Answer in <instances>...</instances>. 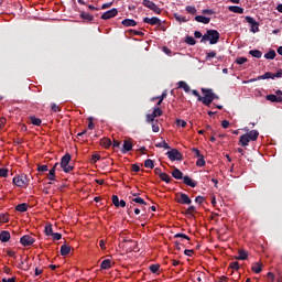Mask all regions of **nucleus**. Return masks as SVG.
<instances>
[{"instance_id":"9b49d317","label":"nucleus","mask_w":282,"mask_h":282,"mask_svg":"<svg viewBox=\"0 0 282 282\" xmlns=\"http://www.w3.org/2000/svg\"><path fill=\"white\" fill-rule=\"evenodd\" d=\"M34 238L30 235H25L23 236L21 239H20V242L23 245V246H32L34 243Z\"/></svg>"},{"instance_id":"2eb2a0df","label":"nucleus","mask_w":282,"mask_h":282,"mask_svg":"<svg viewBox=\"0 0 282 282\" xmlns=\"http://www.w3.org/2000/svg\"><path fill=\"white\" fill-rule=\"evenodd\" d=\"M56 166H58V163H55L52 170H50L48 172L47 178L50 180V182H54V180H56Z\"/></svg>"},{"instance_id":"423d86ee","label":"nucleus","mask_w":282,"mask_h":282,"mask_svg":"<svg viewBox=\"0 0 282 282\" xmlns=\"http://www.w3.org/2000/svg\"><path fill=\"white\" fill-rule=\"evenodd\" d=\"M143 6L152 10V12H154L155 14H160V12H162V10L151 0H143Z\"/></svg>"},{"instance_id":"f704fd0d","label":"nucleus","mask_w":282,"mask_h":282,"mask_svg":"<svg viewBox=\"0 0 282 282\" xmlns=\"http://www.w3.org/2000/svg\"><path fill=\"white\" fill-rule=\"evenodd\" d=\"M15 210H18L19 213H25L28 210V204L23 203L20 204L15 207Z\"/></svg>"},{"instance_id":"3c124183","label":"nucleus","mask_w":282,"mask_h":282,"mask_svg":"<svg viewBox=\"0 0 282 282\" xmlns=\"http://www.w3.org/2000/svg\"><path fill=\"white\" fill-rule=\"evenodd\" d=\"M176 124H177V127H182L184 129V127H186V121H184L182 119H177Z\"/></svg>"},{"instance_id":"0e129e2a","label":"nucleus","mask_w":282,"mask_h":282,"mask_svg":"<svg viewBox=\"0 0 282 282\" xmlns=\"http://www.w3.org/2000/svg\"><path fill=\"white\" fill-rule=\"evenodd\" d=\"M268 279H269V282H274V273L269 272L268 273Z\"/></svg>"},{"instance_id":"473e14b6","label":"nucleus","mask_w":282,"mask_h":282,"mask_svg":"<svg viewBox=\"0 0 282 282\" xmlns=\"http://www.w3.org/2000/svg\"><path fill=\"white\" fill-rule=\"evenodd\" d=\"M249 54L253 56V58H261V56H263V53H261L259 50H252L249 52Z\"/></svg>"},{"instance_id":"6e6d98bb","label":"nucleus","mask_w":282,"mask_h":282,"mask_svg":"<svg viewBox=\"0 0 282 282\" xmlns=\"http://www.w3.org/2000/svg\"><path fill=\"white\" fill-rule=\"evenodd\" d=\"M174 237H175V238H181V239H187V241L191 239V238H188V236H186L185 234H176Z\"/></svg>"},{"instance_id":"4d7b16f0","label":"nucleus","mask_w":282,"mask_h":282,"mask_svg":"<svg viewBox=\"0 0 282 282\" xmlns=\"http://www.w3.org/2000/svg\"><path fill=\"white\" fill-rule=\"evenodd\" d=\"M98 160H100V154H93L91 156L93 163L96 164Z\"/></svg>"},{"instance_id":"f257e3e1","label":"nucleus","mask_w":282,"mask_h":282,"mask_svg":"<svg viewBox=\"0 0 282 282\" xmlns=\"http://www.w3.org/2000/svg\"><path fill=\"white\" fill-rule=\"evenodd\" d=\"M209 41L210 45H216L219 43V32L217 30H208L205 35H203L200 43H206Z\"/></svg>"},{"instance_id":"0eeeda50","label":"nucleus","mask_w":282,"mask_h":282,"mask_svg":"<svg viewBox=\"0 0 282 282\" xmlns=\"http://www.w3.org/2000/svg\"><path fill=\"white\" fill-rule=\"evenodd\" d=\"M13 184L20 187L28 186V176H23V175L15 176L13 178Z\"/></svg>"},{"instance_id":"a878e982","label":"nucleus","mask_w":282,"mask_h":282,"mask_svg":"<svg viewBox=\"0 0 282 282\" xmlns=\"http://www.w3.org/2000/svg\"><path fill=\"white\" fill-rule=\"evenodd\" d=\"M172 176L175 180H183L184 173H182V171H180L178 169H174V171L172 172Z\"/></svg>"},{"instance_id":"c85d7f7f","label":"nucleus","mask_w":282,"mask_h":282,"mask_svg":"<svg viewBox=\"0 0 282 282\" xmlns=\"http://www.w3.org/2000/svg\"><path fill=\"white\" fill-rule=\"evenodd\" d=\"M268 78L274 79V73L267 72L263 75L258 77V80H265Z\"/></svg>"},{"instance_id":"a18cd8bd","label":"nucleus","mask_w":282,"mask_h":282,"mask_svg":"<svg viewBox=\"0 0 282 282\" xmlns=\"http://www.w3.org/2000/svg\"><path fill=\"white\" fill-rule=\"evenodd\" d=\"M160 270V265L159 264H152L150 267V271L155 274L158 271Z\"/></svg>"},{"instance_id":"8fccbe9b","label":"nucleus","mask_w":282,"mask_h":282,"mask_svg":"<svg viewBox=\"0 0 282 282\" xmlns=\"http://www.w3.org/2000/svg\"><path fill=\"white\" fill-rule=\"evenodd\" d=\"M186 11L189 14H195L197 12V9L195 7H186Z\"/></svg>"},{"instance_id":"39448f33","label":"nucleus","mask_w":282,"mask_h":282,"mask_svg":"<svg viewBox=\"0 0 282 282\" xmlns=\"http://www.w3.org/2000/svg\"><path fill=\"white\" fill-rule=\"evenodd\" d=\"M167 158L171 160V162L175 161H182V153L177 151V149H173L167 152Z\"/></svg>"},{"instance_id":"864d4df0","label":"nucleus","mask_w":282,"mask_h":282,"mask_svg":"<svg viewBox=\"0 0 282 282\" xmlns=\"http://www.w3.org/2000/svg\"><path fill=\"white\" fill-rule=\"evenodd\" d=\"M215 56H217V52L212 51V52L207 53L206 61H208V58H215Z\"/></svg>"},{"instance_id":"a19ab883","label":"nucleus","mask_w":282,"mask_h":282,"mask_svg":"<svg viewBox=\"0 0 282 282\" xmlns=\"http://www.w3.org/2000/svg\"><path fill=\"white\" fill-rule=\"evenodd\" d=\"M9 220L8 215L0 214V224H8Z\"/></svg>"},{"instance_id":"680f3d73","label":"nucleus","mask_w":282,"mask_h":282,"mask_svg":"<svg viewBox=\"0 0 282 282\" xmlns=\"http://www.w3.org/2000/svg\"><path fill=\"white\" fill-rule=\"evenodd\" d=\"M111 144V140H104L102 142V145L106 148V149H109V145Z\"/></svg>"},{"instance_id":"412c9836","label":"nucleus","mask_w":282,"mask_h":282,"mask_svg":"<svg viewBox=\"0 0 282 282\" xmlns=\"http://www.w3.org/2000/svg\"><path fill=\"white\" fill-rule=\"evenodd\" d=\"M267 100H270V102H282V96L267 95Z\"/></svg>"},{"instance_id":"7ed1b4c3","label":"nucleus","mask_w":282,"mask_h":282,"mask_svg":"<svg viewBox=\"0 0 282 282\" xmlns=\"http://www.w3.org/2000/svg\"><path fill=\"white\" fill-rule=\"evenodd\" d=\"M69 162H72V155L66 154L62 158L61 167L64 173H70V171H74V166L69 165Z\"/></svg>"},{"instance_id":"ddd939ff","label":"nucleus","mask_w":282,"mask_h":282,"mask_svg":"<svg viewBox=\"0 0 282 282\" xmlns=\"http://www.w3.org/2000/svg\"><path fill=\"white\" fill-rule=\"evenodd\" d=\"M131 149H133V142L131 141V139L124 140L123 148L121 150L122 153H129V151H131Z\"/></svg>"},{"instance_id":"6ab92c4d","label":"nucleus","mask_w":282,"mask_h":282,"mask_svg":"<svg viewBox=\"0 0 282 282\" xmlns=\"http://www.w3.org/2000/svg\"><path fill=\"white\" fill-rule=\"evenodd\" d=\"M236 259L237 261H246L248 259V252L246 250H239Z\"/></svg>"},{"instance_id":"cd10ccee","label":"nucleus","mask_w":282,"mask_h":282,"mask_svg":"<svg viewBox=\"0 0 282 282\" xmlns=\"http://www.w3.org/2000/svg\"><path fill=\"white\" fill-rule=\"evenodd\" d=\"M101 270H109V268H111V260L110 259H106L101 262L100 264Z\"/></svg>"},{"instance_id":"393cba45","label":"nucleus","mask_w":282,"mask_h":282,"mask_svg":"<svg viewBox=\"0 0 282 282\" xmlns=\"http://www.w3.org/2000/svg\"><path fill=\"white\" fill-rule=\"evenodd\" d=\"M166 96H167L166 90H164L161 96L153 97L152 100H159L156 104V107H160V105H162V102L164 101V98H166Z\"/></svg>"},{"instance_id":"37998d69","label":"nucleus","mask_w":282,"mask_h":282,"mask_svg":"<svg viewBox=\"0 0 282 282\" xmlns=\"http://www.w3.org/2000/svg\"><path fill=\"white\" fill-rule=\"evenodd\" d=\"M236 63H237L238 65H243L245 63H248V58H246V57H238V58L236 59Z\"/></svg>"},{"instance_id":"13d9d810","label":"nucleus","mask_w":282,"mask_h":282,"mask_svg":"<svg viewBox=\"0 0 282 282\" xmlns=\"http://www.w3.org/2000/svg\"><path fill=\"white\" fill-rule=\"evenodd\" d=\"M221 127H223V129H228V127H230V121H228V120H223Z\"/></svg>"},{"instance_id":"49530a36","label":"nucleus","mask_w":282,"mask_h":282,"mask_svg":"<svg viewBox=\"0 0 282 282\" xmlns=\"http://www.w3.org/2000/svg\"><path fill=\"white\" fill-rule=\"evenodd\" d=\"M185 43H187V45H195V39H193V36H187L185 40Z\"/></svg>"},{"instance_id":"4be33fe9","label":"nucleus","mask_w":282,"mask_h":282,"mask_svg":"<svg viewBox=\"0 0 282 282\" xmlns=\"http://www.w3.org/2000/svg\"><path fill=\"white\" fill-rule=\"evenodd\" d=\"M250 141L251 140L249 139L248 134H242L239 140L241 147H248V144H250Z\"/></svg>"},{"instance_id":"ea45409f","label":"nucleus","mask_w":282,"mask_h":282,"mask_svg":"<svg viewBox=\"0 0 282 282\" xmlns=\"http://www.w3.org/2000/svg\"><path fill=\"white\" fill-rule=\"evenodd\" d=\"M144 166H145V169H153V166H155V165L153 164V160L148 159L144 162Z\"/></svg>"},{"instance_id":"5701e85b","label":"nucleus","mask_w":282,"mask_h":282,"mask_svg":"<svg viewBox=\"0 0 282 282\" xmlns=\"http://www.w3.org/2000/svg\"><path fill=\"white\" fill-rule=\"evenodd\" d=\"M195 21H197L198 23H204L205 25H207V23H210V18H206L204 15H196Z\"/></svg>"},{"instance_id":"bb28decb","label":"nucleus","mask_w":282,"mask_h":282,"mask_svg":"<svg viewBox=\"0 0 282 282\" xmlns=\"http://www.w3.org/2000/svg\"><path fill=\"white\" fill-rule=\"evenodd\" d=\"M229 11L235 12L236 14H243V8L237 6L229 7Z\"/></svg>"},{"instance_id":"f8f14e48","label":"nucleus","mask_w":282,"mask_h":282,"mask_svg":"<svg viewBox=\"0 0 282 282\" xmlns=\"http://www.w3.org/2000/svg\"><path fill=\"white\" fill-rule=\"evenodd\" d=\"M144 23H149V25H162V20L158 18H144Z\"/></svg>"},{"instance_id":"b1692460","label":"nucleus","mask_w":282,"mask_h":282,"mask_svg":"<svg viewBox=\"0 0 282 282\" xmlns=\"http://www.w3.org/2000/svg\"><path fill=\"white\" fill-rule=\"evenodd\" d=\"M184 184L191 186L192 188H195V186H197V182L193 181V178L188 176H184Z\"/></svg>"},{"instance_id":"aec40b11","label":"nucleus","mask_w":282,"mask_h":282,"mask_svg":"<svg viewBox=\"0 0 282 282\" xmlns=\"http://www.w3.org/2000/svg\"><path fill=\"white\" fill-rule=\"evenodd\" d=\"M249 138V140H251V142L257 141V139L259 138V131L257 130H251L249 133H246Z\"/></svg>"},{"instance_id":"774afa93","label":"nucleus","mask_w":282,"mask_h":282,"mask_svg":"<svg viewBox=\"0 0 282 282\" xmlns=\"http://www.w3.org/2000/svg\"><path fill=\"white\" fill-rule=\"evenodd\" d=\"M282 77V69H279L276 74H274V78H281Z\"/></svg>"},{"instance_id":"4c0bfd02","label":"nucleus","mask_w":282,"mask_h":282,"mask_svg":"<svg viewBox=\"0 0 282 282\" xmlns=\"http://www.w3.org/2000/svg\"><path fill=\"white\" fill-rule=\"evenodd\" d=\"M160 178H161L163 182H166V184H169V182H171V176H169V174H166V173H161V174H160Z\"/></svg>"},{"instance_id":"7c9ffc66","label":"nucleus","mask_w":282,"mask_h":282,"mask_svg":"<svg viewBox=\"0 0 282 282\" xmlns=\"http://www.w3.org/2000/svg\"><path fill=\"white\" fill-rule=\"evenodd\" d=\"M46 237H52L54 235V230L52 229V224H47L44 229Z\"/></svg>"},{"instance_id":"e2e57ef3","label":"nucleus","mask_w":282,"mask_h":282,"mask_svg":"<svg viewBox=\"0 0 282 282\" xmlns=\"http://www.w3.org/2000/svg\"><path fill=\"white\" fill-rule=\"evenodd\" d=\"M6 127V118H0V131Z\"/></svg>"},{"instance_id":"69168bd1","label":"nucleus","mask_w":282,"mask_h":282,"mask_svg":"<svg viewBox=\"0 0 282 282\" xmlns=\"http://www.w3.org/2000/svg\"><path fill=\"white\" fill-rule=\"evenodd\" d=\"M195 202H196V204H203V203H204V197L197 196V197L195 198Z\"/></svg>"},{"instance_id":"f3484780","label":"nucleus","mask_w":282,"mask_h":282,"mask_svg":"<svg viewBox=\"0 0 282 282\" xmlns=\"http://www.w3.org/2000/svg\"><path fill=\"white\" fill-rule=\"evenodd\" d=\"M121 23L122 25H124V28H135V25H138L135 20H131V19H124Z\"/></svg>"},{"instance_id":"58836bf2","label":"nucleus","mask_w":282,"mask_h":282,"mask_svg":"<svg viewBox=\"0 0 282 282\" xmlns=\"http://www.w3.org/2000/svg\"><path fill=\"white\" fill-rule=\"evenodd\" d=\"M152 123V131L154 133H159L160 132V123H158V121H153Z\"/></svg>"},{"instance_id":"a211bd4d","label":"nucleus","mask_w":282,"mask_h":282,"mask_svg":"<svg viewBox=\"0 0 282 282\" xmlns=\"http://www.w3.org/2000/svg\"><path fill=\"white\" fill-rule=\"evenodd\" d=\"M0 241H2V243H8V241H10V232L1 231L0 232Z\"/></svg>"},{"instance_id":"20e7f679","label":"nucleus","mask_w":282,"mask_h":282,"mask_svg":"<svg viewBox=\"0 0 282 282\" xmlns=\"http://www.w3.org/2000/svg\"><path fill=\"white\" fill-rule=\"evenodd\" d=\"M162 113H164V111H162V108L156 106L152 113L147 115V122H155V118H160Z\"/></svg>"},{"instance_id":"f03ea898","label":"nucleus","mask_w":282,"mask_h":282,"mask_svg":"<svg viewBox=\"0 0 282 282\" xmlns=\"http://www.w3.org/2000/svg\"><path fill=\"white\" fill-rule=\"evenodd\" d=\"M202 93L205 94V96L199 97V102H203L206 107H210L213 100H215V94H213V90L206 88H203Z\"/></svg>"},{"instance_id":"c03bdc74","label":"nucleus","mask_w":282,"mask_h":282,"mask_svg":"<svg viewBox=\"0 0 282 282\" xmlns=\"http://www.w3.org/2000/svg\"><path fill=\"white\" fill-rule=\"evenodd\" d=\"M51 237H53L54 241H61V239L63 238V236L58 232H53Z\"/></svg>"},{"instance_id":"79ce46f5","label":"nucleus","mask_w":282,"mask_h":282,"mask_svg":"<svg viewBox=\"0 0 282 282\" xmlns=\"http://www.w3.org/2000/svg\"><path fill=\"white\" fill-rule=\"evenodd\" d=\"M196 166H206V161L204 160V156H200L197 162Z\"/></svg>"},{"instance_id":"9d476101","label":"nucleus","mask_w":282,"mask_h":282,"mask_svg":"<svg viewBox=\"0 0 282 282\" xmlns=\"http://www.w3.org/2000/svg\"><path fill=\"white\" fill-rule=\"evenodd\" d=\"M246 21L251 24V32H259V23L252 17H246Z\"/></svg>"},{"instance_id":"2f4dec72","label":"nucleus","mask_w":282,"mask_h":282,"mask_svg":"<svg viewBox=\"0 0 282 282\" xmlns=\"http://www.w3.org/2000/svg\"><path fill=\"white\" fill-rule=\"evenodd\" d=\"M178 88L184 89V91H186V94H188V91H191V86H188V84H186V82H180Z\"/></svg>"},{"instance_id":"72a5a7b5","label":"nucleus","mask_w":282,"mask_h":282,"mask_svg":"<svg viewBox=\"0 0 282 282\" xmlns=\"http://www.w3.org/2000/svg\"><path fill=\"white\" fill-rule=\"evenodd\" d=\"M276 57V52L274 51H269L265 55L264 58L269 59V61H274V58Z\"/></svg>"},{"instance_id":"052dcab7","label":"nucleus","mask_w":282,"mask_h":282,"mask_svg":"<svg viewBox=\"0 0 282 282\" xmlns=\"http://www.w3.org/2000/svg\"><path fill=\"white\" fill-rule=\"evenodd\" d=\"M37 171H39L40 173H45V172L47 171V165H41V166H39V167H37Z\"/></svg>"},{"instance_id":"dca6fc26","label":"nucleus","mask_w":282,"mask_h":282,"mask_svg":"<svg viewBox=\"0 0 282 282\" xmlns=\"http://www.w3.org/2000/svg\"><path fill=\"white\" fill-rule=\"evenodd\" d=\"M72 252V247H69V245H63L61 247V254L62 257H67V254H69Z\"/></svg>"},{"instance_id":"09e8293b","label":"nucleus","mask_w":282,"mask_h":282,"mask_svg":"<svg viewBox=\"0 0 282 282\" xmlns=\"http://www.w3.org/2000/svg\"><path fill=\"white\" fill-rule=\"evenodd\" d=\"M229 267L231 268V270H239L240 268L239 262L237 261L231 262Z\"/></svg>"},{"instance_id":"c756f323","label":"nucleus","mask_w":282,"mask_h":282,"mask_svg":"<svg viewBox=\"0 0 282 282\" xmlns=\"http://www.w3.org/2000/svg\"><path fill=\"white\" fill-rule=\"evenodd\" d=\"M155 147L158 148V149H171V147H169V143H166V141L165 140H162V141H160V142H156L155 143Z\"/></svg>"},{"instance_id":"338daca9","label":"nucleus","mask_w":282,"mask_h":282,"mask_svg":"<svg viewBox=\"0 0 282 282\" xmlns=\"http://www.w3.org/2000/svg\"><path fill=\"white\" fill-rule=\"evenodd\" d=\"M14 281H17V278L2 279V282H14Z\"/></svg>"},{"instance_id":"1a4fd4ad","label":"nucleus","mask_w":282,"mask_h":282,"mask_svg":"<svg viewBox=\"0 0 282 282\" xmlns=\"http://www.w3.org/2000/svg\"><path fill=\"white\" fill-rule=\"evenodd\" d=\"M113 17H118V9H111L109 11H106L102 15L101 19L104 21H108V19H113Z\"/></svg>"},{"instance_id":"e433bc0d","label":"nucleus","mask_w":282,"mask_h":282,"mask_svg":"<svg viewBox=\"0 0 282 282\" xmlns=\"http://www.w3.org/2000/svg\"><path fill=\"white\" fill-rule=\"evenodd\" d=\"M80 17H82V19H85L86 21H94V15H91L87 12H82Z\"/></svg>"},{"instance_id":"5fc2aeb1","label":"nucleus","mask_w":282,"mask_h":282,"mask_svg":"<svg viewBox=\"0 0 282 282\" xmlns=\"http://www.w3.org/2000/svg\"><path fill=\"white\" fill-rule=\"evenodd\" d=\"M0 177H8V169H0Z\"/></svg>"},{"instance_id":"de8ad7c7","label":"nucleus","mask_w":282,"mask_h":282,"mask_svg":"<svg viewBox=\"0 0 282 282\" xmlns=\"http://www.w3.org/2000/svg\"><path fill=\"white\" fill-rule=\"evenodd\" d=\"M132 202H135V204H142V205H147V202H144L141 197H135L132 198Z\"/></svg>"},{"instance_id":"4468645a","label":"nucleus","mask_w":282,"mask_h":282,"mask_svg":"<svg viewBox=\"0 0 282 282\" xmlns=\"http://www.w3.org/2000/svg\"><path fill=\"white\" fill-rule=\"evenodd\" d=\"M251 270L252 272H254L256 274H261V272L263 271V263L261 262H254L251 265Z\"/></svg>"},{"instance_id":"603ef678","label":"nucleus","mask_w":282,"mask_h":282,"mask_svg":"<svg viewBox=\"0 0 282 282\" xmlns=\"http://www.w3.org/2000/svg\"><path fill=\"white\" fill-rule=\"evenodd\" d=\"M112 204H115V206H120V199L118 198V196L113 195L112 196Z\"/></svg>"},{"instance_id":"bf43d9fd","label":"nucleus","mask_w":282,"mask_h":282,"mask_svg":"<svg viewBox=\"0 0 282 282\" xmlns=\"http://www.w3.org/2000/svg\"><path fill=\"white\" fill-rule=\"evenodd\" d=\"M7 254H8V257H11L13 259L17 258V252H14L13 250H7Z\"/></svg>"},{"instance_id":"c9c22d12","label":"nucleus","mask_w":282,"mask_h":282,"mask_svg":"<svg viewBox=\"0 0 282 282\" xmlns=\"http://www.w3.org/2000/svg\"><path fill=\"white\" fill-rule=\"evenodd\" d=\"M30 120H31V123L34 124L35 127H41L42 121L40 118L31 117Z\"/></svg>"},{"instance_id":"6e6552de","label":"nucleus","mask_w":282,"mask_h":282,"mask_svg":"<svg viewBox=\"0 0 282 282\" xmlns=\"http://www.w3.org/2000/svg\"><path fill=\"white\" fill-rule=\"evenodd\" d=\"M176 202L178 204H192L193 200H191V197H188V195L181 193L176 195Z\"/></svg>"}]
</instances>
